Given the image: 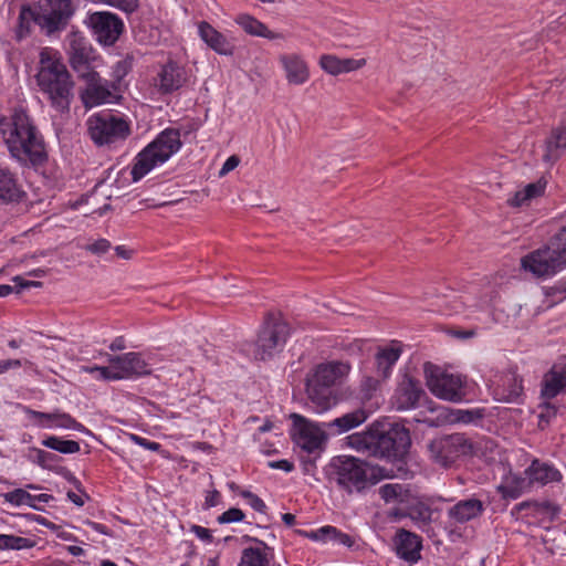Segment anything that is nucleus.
<instances>
[{
    "mask_svg": "<svg viewBox=\"0 0 566 566\" xmlns=\"http://www.w3.org/2000/svg\"><path fill=\"white\" fill-rule=\"evenodd\" d=\"M33 546L34 542L30 538L12 534H0V551H21L32 548Z\"/></svg>",
    "mask_w": 566,
    "mask_h": 566,
    "instance_id": "obj_41",
    "label": "nucleus"
},
{
    "mask_svg": "<svg viewBox=\"0 0 566 566\" xmlns=\"http://www.w3.org/2000/svg\"><path fill=\"white\" fill-rule=\"evenodd\" d=\"M290 325L279 314L269 313L254 344V358L266 360L283 350L290 336Z\"/></svg>",
    "mask_w": 566,
    "mask_h": 566,
    "instance_id": "obj_7",
    "label": "nucleus"
},
{
    "mask_svg": "<svg viewBox=\"0 0 566 566\" xmlns=\"http://www.w3.org/2000/svg\"><path fill=\"white\" fill-rule=\"evenodd\" d=\"M559 260L566 265V226H564L549 241Z\"/></svg>",
    "mask_w": 566,
    "mask_h": 566,
    "instance_id": "obj_44",
    "label": "nucleus"
},
{
    "mask_svg": "<svg viewBox=\"0 0 566 566\" xmlns=\"http://www.w3.org/2000/svg\"><path fill=\"white\" fill-rule=\"evenodd\" d=\"M541 412L538 415L539 419V426H542L543 422L546 424L549 422V420L557 415L558 408L551 403L549 400H545L541 406Z\"/></svg>",
    "mask_w": 566,
    "mask_h": 566,
    "instance_id": "obj_51",
    "label": "nucleus"
},
{
    "mask_svg": "<svg viewBox=\"0 0 566 566\" xmlns=\"http://www.w3.org/2000/svg\"><path fill=\"white\" fill-rule=\"evenodd\" d=\"M21 365L22 364L19 359L2 360V361H0V374H3L11 368H19V367H21Z\"/></svg>",
    "mask_w": 566,
    "mask_h": 566,
    "instance_id": "obj_61",
    "label": "nucleus"
},
{
    "mask_svg": "<svg viewBox=\"0 0 566 566\" xmlns=\"http://www.w3.org/2000/svg\"><path fill=\"white\" fill-rule=\"evenodd\" d=\"M41 13L38 7L23 4L20 9L18 17V25L15 29V38L18 41H21L30 35L32 25L36 24L44 31V27L42 21H40Z\"/></svg>",
    "mask_w": 566,
    "mask_h": 566,
    "instance_id": "obj_30",
    "label": "nucleus"
},
{
    "mask_svg": "<svg viewBox=\"0 0 566 566\" xmlns=\"http://www.w3.org/2000/svg\"><path fill=\"white\" fill-rule=\"evenodd\" d=\"M240 495L247 500L248 504L256 512L259 513H265L266 511V504L264 503V501L258 496L256 494L248 491V490H243L240 492Z\"/></svg>",
    "mask_w": 566,
    "mask_h": 566,
    "instance_id": "obj_49",
    "label": "nucleus"
},
{
    "mask_svg": "<svg viewBox=\"0 0 566 566\" xmlns=\"http://www.w3.org/2000/svg\"><path fill=\"white\" fill-rule=\"evenodd\" d=\"M240 160L237 156H230L226 161L224 164L222 165L220 171H219V175L220 176H224L227 175L228 172H230L231 170H233L234 168L238 167Z\"/></svg>",
    "mask_w": 566,
    "mask_h": 566,
    "instance_id": "obj_59",
    "label": "nucleus"
},
{
    "mask_svg": "<svg viewBox=\"0 0 566 566\" xmlns=\"http://www.w3.org/2000/svg\"><path fill=\"white\" fill-rule=\"evenodd\" d=\"M306 392L315 412L322 413L328 410L334 403L331 388L324 386H313L306 382Z\"/></svg>",
    "mask_w": 566,
    "mask_h": 566,
    "instance_id": "obj_35",
    "label": "nucleus"
},
{
    "mask_svg": "<svg viewBox=\"0 0 566 566\" xmlns=\"http://www.w3.org/2000/svg\"><path fill=\"white\" fill-rule=\"evenodd\" d=\"M66 495L67 499L77 506H83L85 499H88V495L85 492H83V495H78L73 491H69Z\"/></svg>",
    "mask_w": 566,
    "mask_h": 566,
    "instance_id": "obj_60",
    "label": "nucleus"
},
{
    "mask_svg": "<svg viewBox=\"0 0 566 566\" xmlns=\"http://www.w3.org/2000/svg\"><path fill=\"white\" fill-rule=\"evenodd\" d=\"M86 85L81 92V99L85 107L91 108L106 103H112L116 95L114 85L103 80L97 72L83 77Z\"/></svg>",
    "mask_w": 566,
    "mask_h": 566,
    "instance_id": "obj_17",
    "label": "nucleus"
},
{
    "mask_svg": "<svg viewBox=\"0 0 566 566\" xmlns=\"http://www.w3.org/2000/svg\"><path fill=\"white\" fill-rule=\"evenodd\" d=\"M306 536L314 541L332 542L346 547H352L354 544V539L348 534L342 533L336 527L329 525L312 531Z\"/></svg>",
    "mask_w": 566,
    "mask_h": 566,
    "instance_id": "obj_36",
    "label": "nucleus"
},
{
    "mask_svg": "<svg viewBox=\"0 0 566 566\" xmlns=\"http://www.w3.org/2000/svg\"><path fill=\"white\" fill-rule=\"evenodd\" d=\"M390 403L397 411L417 409L421 406H426L431 412L437 411V407L432 400L428 399L420 380L407 373L400 377Z\"/></svg>",
    "mask_w": 566,
    "mask_h": 566,
    "instance_id": "obj_9",
    "label": "nucleus"
},
{
    "mask_svg": "<svg viewBox=\"0 0 566 566\" xmlns=\"http://www.w3.org/2000/svg\"><path fill=\"white\" fill-rule=\"evenodd\" d=\"M566 150V127L554 128L545 142L543 160L555 163Z\"/></svg>",
    "mask_w": 566,
    "mask_h": 566,
    "instance_id": "obj_33",
    "label": "nucleus"
},
{
    "mask_svg": "<svg viewBox=\"0 0 566 566\" xmlns=\"http://www.w3.org/2000/svg\"><path fill=\"white\" fill-rule=\"evenodd\" d=\"M82 370L88 374H97L96 378L102 380H118V376H116L115 367L112 365L109 367L103 366H85L82 367Z\"/></svg>",
    "mask_w": 566,
    "mask_h": 566,
    "instance_id": "obj_47",
    "label": "nucleus"
},
{
    "mask_svg": "<svg viewBox=\"0 0 566 566\" xmlns=\"http://www.w3.org/2000/svg\"><path fill=\"white\" fill-rule=\"evenodd\" d=\"M31 460L43 469H52L59 459L56 454L38 448L31 449Z\"/></svg>",
    "mask_w": 566,
    "mask_h": 566,
    "instance_id": "obj_45",
    "label": "nucleus"
},
{
    "mask_svg": "<svg viewBox=\"0 0 566 566\" xmlns=\"http://www.w3.org/2000/svg\"><path fill=\"white\" fill-rule=\"evenodd\" d=\"M128 439L134 442L135 444L137 446H140L143 448H147V443L149 442L148 439L144 438V437H140V436H137L135 433H129L128 434Z\"/></svg>",
    "mask_w": 566,
    "mask_h": 566,
    "instance_id": "obj_64",
    "label": "nucleus"
},
{
    "mask_svg": "<svg viewBox=\"0 0 566 566\" xmlns=\"http://www.w3.org/2000/svg\"><path fill=\"white\" fill-rule=\"evenodd\" d=\"M403 486L388 483L379 488V495L385 502L402 501Z\"/></svg>",
    "mask_w": 566,
    "mask_h": 566,
    "instance_id": "obj_46",
    "label": "nucleus"
},
{
    "mask_svg": "<svg viewBox=\"0 0 566 566\" xmlns=\"http://www.w3.org/2000/svg\"><path fill=\"white\" fill-rule=\"evenodd\" d=\"M94 51L90 45L81 41H74L70 52V64L80 78H83L96 71L92 66Z\"/></svg>",
    "mask_w": 566,
    "mask_h": 566,
    "instance_id": "obj_26",
    "label": "nucleus"
},
{
    "mask_svg": "<svg viewBox=\"0 0 566 566\" xmlns=\"http://www.w3.org/2000/svg\"><path fill=\"white\" fill-rule=\"evenodd\" d=\"M366 65L365 59H339L333 54H323L319 57V66L331 75H339L353 72Z\"/></svg>",
    "mask_w": 566,
    "mask_h": 566,
    "instance_id": "obj_27",
    "label": "nucleus"
},
{
    "mask_svg": "<svg viewBox=\"0 0 566 566\" xmlns=\"http://www.w3.org/2000/svg\"><path fill=\"white\" fill-rule=\"evenodd\" d=\"M221 493L218 490L208 491L205 496L203 509L209 510L221 503Z\"/></svg>",
    "mask_w": 566,
    "mask_h": 566,
    "instance_id": "obj_53",
    "label": "nucleus"
},
{
    "mask_svg": "<svg viewBox=\"0 0 566 566\" xmlns=\"http://www.w3.org/2000/svg\"><path fill=\"white\" fill-rule=\"evenodd\" d=\"M182 143L180 132L176 128H166L149 143L134 159L130 170L132 180L139 181L155 167L166 163L174 154L179 151Z\"/></svg>",
    "mask_w": 566,
    "mask_h": 566,
    "instance_id": "obj_5",
    "label": "nucleus"
},
{
    "mask_svg": "<svg viewBox=\"0 0 566 566\" xmlns=\"http://www.w3.org/2000/svg\"><path fill=\"white\" fill-rule=\"evenodd\" d=\"M35 80L52 108L59 113L70 111L74 82L57 51L50 48L41 50Z\"/></svg>",
    "mask_w": 566,
    "mask_h": 566,
    "instance_id": "obj_2",
    "label": "nucleus"
},
{
    "mask_svg": "<svg viewBox=\"0 0 566 566\" xmlns=\"http://www.w3.org/2000/svg\"><path fill=\"white\" fill-rule=\"evenodd\" d=\"M132 64H133L132 57H126L122 61H118L114 67V73H115L116 77L117 78L124 77L132 69Z\"/></svg>",
    "mask_w": 566,
    "mask_h": 566,
    "instance_id": "obj_55",
    "label": "nucleus"
},
{
    "mask_svg": "<svg viewBox=\"0 0 566 566\" xmlns=\"http://www.w3.org/2000/svg\"><path fill=\"white\" fill-rule=\"evenodd\" d=\"M111 249V242L106 239H98L95 242L88 244L86 250L93 254H104Z\"/></svg>",
    "mask_w": 566,
    "mask_h": 566,
    "instance_id": "obj_52",
    "label": "nucleus"
},
{
    "mask_svg": "<svg viewBox=\"0 0 566 566\" xmlns=\"http://www.w3.org/2000/svg\"><path fill=\"white\" fill-rule=\"evenodd\" d=\"M551 507H552V504L548 502L538 503V502L525 501V502H521V503L516 504L512 510V514H518L526 510H531L534 513L547 512Z\"/></svg>",
    "mask_w": 566,
    "mask_h": 566,
    "instance_id": "obj_48",
    "label": "nucleus"
},
{
    "mask_svg": "<svg viewBox=\"0 0 566 566\" xmlns=\"http://www.w3.org/2000/svg\"><path fill=\"white\" fill-rule=\"evenodd\" d=\"M200 39L216 53L231 56L234 53L235 44L232 38L216 30L211 24L202 21L198 24Z\"/></svg>",
    "mask_w": 566,
    "mask_h": 566,
    "instance_id": "obj_20",
    "label": "nucleus"
},
{
    "mask_svg": "<svg viewBox=\"0 0 566 566\" xmlns=\"http://www.w3.org/2000/svg\"><path fill=\"white\" fill-rule=\"evenodd\" d=\"M190 532L193 533L202 542L210 544L213 541V536L209 528H206L200 525H191Z\"/></svg>",
    "mask_w": 566,
    "mask_h": 566,
    "instance_id": "obj_54",
    "label": "nucleus"
},
{
    "mask_svg": "<svg viewBox=\"0 0 566 566\" xmlns=\"http://www.w3.org/2000/svg\"><path fill=\"white\" fill-rule=\"evenodd\" d=\"M432 511L431 509L421 502H418L408 507V517L411 518L415 524L423 528L431 522Z\"/></svg>",
    "mask_w": 566,
    "mask_h": 566,
    "instance_id": "obj_40",
    "label": "nucleus"
},
{
    "mask_svg": "<svg viewBox=\"0 0 566 566\" xmlns=\"http://www.w3.org/2000/svg\"><path fill=\"white\" fill-rule=\"evenodd\" d=\"M526 472L531 482H538L542 484L559 481L562 478V474L557 469L539 461H533Z\"/></svg>",
    "mask_w": 566,
    "mask_h": 566,
    "instance_id": "obj_37",
    "label": "nucleus"
},
{
    "mask_svg": "<svg viewBox=\"0 0 566 566\" xmlns=\"http://www.w3.org/2000/svg\"><path fill=\"white\" fill-rule=\"evenodd\" d=\"M327 476L348 495L361 494L379 481L374 467L350 455L334 457L327 467Z\"/></svg>",
    "mask_w": 566,
    "mask_h": 566,
    "instance_id": "obj_4",
    "label": "nucleus"
},
{
    "mask_svg": "<svg viewBox=\"0 0 566 566\" xmlns=\"http://www.w3.org/2000/svg\"><path fill=\"white\" fill-rule=\"evenodd\" d=\"M423 371L427 387L437 398L451 402L465 399L467 378L462 375L443 371L431 363L424 364Z\"/></svg>",
    "mask_w": 566,
    "mask_h": 566,
    "instance_id": "obj_8",
    "label": "nucleus"
},
{
    "mask_svg": "<svg viewBox=\"0 0 566 566\" xmlns=\"http://www.w3.org/2000/svg\"><path fill=\"white\" fill-rule=\"evenodd\" d=\"M0 140L22 167L39 169L48 161L44 137L22 105L0 117Z\"/></svg>",
    "mask_w": 566,
    "mask_h": 566,
    "instance_id": "obj_1",
    "label": "nucleus"
},
{
    "mask_svg": "<svg viewBox=\"0 0 566 566\" xmlns=\"http://www.w3.org/2000/svg\"><path fill=\"white\" fill-rule=\"evenodd\" d=\"M294 442L307 453H319L323 451L328 432L323 423H314L304 417L293 413Z\"/></svg>",
    "mask_w": 566,
    "mask_h": 566,
    "instance_id": "obj_12",
    "label": "nucleus"
},
{
    "mask_svg": "<svg viewBox=\"0 0 566 566\" xmlns=\"http://www.w3.org/2000/svg\"><path fill=\"white\" fill-rule=\"evenodd\" d=\"M279 61L290 84L302 85L308 81V65L301 55L296 53L282 54Z\"/></svg>",
    "mask_w": 566,
    "mask_h": 566,
    "instance_id": "obj_25",
    "label": "nucleus"
},
{
    "mask_svg": "<svg viewBox=\"0 0 566 566\" xmlns=\"http://www.w3.org/2000/svg\"><path fill=\"white\" fill-rule=\"evenodd\" d=\"M396 554L399 558L409 564H416L421 558V537L405 528L397 532L395 536Z\"/></svg>",
    "mask_w": 566,
    "mask_h": 566,
    "instance_id": "obj_21",
    "label": "nucleus"
},
{
    "mask_svg": "<svg viewBox=\"0 0 566 566\" xmlns=\"http://www.w3.org/2000/svg\"><path fill=\"white\" fill-rule=\"evenodd\" d=\"M244 513L237 507H231L217 517L219 524H229L244 520Z\"/></svg>",
    "mask_w": 566,
    "mask_h": 566,
    "instance_id": "obj_50",
    "label": "nucleus"
},
{
    "mask_svg": "<svg viewBox=\"0 0 566 566\" xmlns=\"http://www.w3.org/2000/svg\"><path fill=\"white\" fill-rule=\"evenodd\" d=\"M483 503L478 499H468L458 502L449 511L448 515L455 523H467L482 514Z\"/></svg>",
    "mask_w": 566,
    "mask_h": 566,
    "instance_id": "obj_31",
    "label": "nucleus"
},
{
    "mask_svg": "<svg viewBox=\"0 0 566 566\" xmlns=\"http://www.w3.org/2000/svg\"><path fill=\"white\" fill-rule=\"evenodd\" d=\"M115 252L117 254V256L122 258V259H125V260H128L132 258V254H133V251L127 249L126 247L124 245H117L115 248Z\"/></svg>",
    "mask_w": 566,
    "mask_h": 566,
    "instance_id": "obj_63",
    "label": "nucleus"
},
{
    "mask_svg": "<svg viewBox=\"0 0 566 566\" xmlns=\"http://www.w3.org/2000/svg\"><path fill=\"white\" fill-rule=\"evenodd\" d=\"M346 439L348 447L357 452L394 461L401 460L411 444L409 430L399 424L382 430L379 424L373 423L366 431L353 433Z\"/></svg>",
    "mask_w": 566,
    "mask_h": 566,
    "instance_id": "obj_3",
    "label": "nucleus"
},
{
    "mask_svg": "<svg viewBox=\"0 0 566 566\" xmlns=\"http://www.w3.org/2000/svg\"><path fill=\"white\" fill-rule=\"evenodd\" d=\"M186 67L172 57L158 63L154 84L160 94H171L181 90L189 82Z\"/></svg>",
    "mask_w": 566,
    "mask_h": 566,
    "instance_id": "obj_16",
    "label": "nucleus"
},
{
    "mask_svg": "<svg viewBox=\"0 0 566 566\" xmlns=\"http://www.w3.org/2000/svg\"><path fill=\"white\" fill-rule=\"evenodd\" d=\"M235 21L250 35L261 36L269 40L285 39L284 34L269 30L264 23L249 14H241L235 19Z\"/></svg>",
    "mask_w": 566,
    "mask_h": 566,
    "instance_id": "obj_34",
    "label": "nucleus"
},
{
    "mask_svg": "<svg viewBox=\"0 0 566 566\" xmlns=\"http://www.w3.org/2000/svg\"><path fill=\"white\" fill-rule=\"evenodd\" d=\"M3 496L6 502L12 505H28L30 507L38 510V506L35 504H32V494H30L28 491L23 489H15L11 492L6 493Z\"/></svg>",
    "mask_w": 566,
    "mask_h": 566,
    "instance_id": "obj_43",
    "label": "nucleus"
},
{
    "mask_svg": "<svg viewBox=\"0 0 566 566\" xmlns=\"http://www.w3.org/2000/svg\"><path fill=\"white\" fill-rule=\"evenodd\" d=\"M489 391L494 400L509 403L523 401V378L514 369L495 371L488 381Z\"/></svg>",
    "mask_w": 566,
    "mask_h": 566,
    "instance_id": "obj_11",
    "label": "nucleus"
},
{
    "mask_svg": "<svg viewBox=\"0 0 566 566\" xmlns=\"http://www.w3.org/2000/svg\"><path fill=\"white\" fill-rule=\"evenodd\" d=\"M521 268L537 279H547L560 272L566 265L549 244L530 252L521 259Z\"/></svg>",
    "mask_w": 566,
    "mask_h": 566,
    "instance_id": "obj_13",
    "label": "nucleus"
},
{
    "mask_svg": "<svg viewBox=\"0 0 566 566\" xmlns=\"http://www.w3.org/2000/svg\"><path fill=\"white\" fill-rule=\"evenodd\" d=\"M401 355L399 342H392L389 346L380 348L376 354V374L379 379L385 380L391 374L394 365Z\"/></svg>",
    "mask_w": 566,
    "mask_h": 566,
    "instance_id": "obj_28",
    "label": "nucleus"
},
{
    "mask_svg": "<svg viewBox=\"0 0 566 566\" xmlns=\"http://www.w3.org/2000/svg\"><path fill=\"white\" fill-rule=\"evenodd\" d=\"M268 467L275 470H282L285 472H291L294 470L293 462L289 460H277V461H269Z\"/></svg>",
    "mask_w": 566,
    "mask_h": 566,
    "instance_id": "obj_58",
    "label": "nucleus"
},
{
    "mask_svg": "<svg viewBox=\"0 0 566 566\" xmlns=\"http://www.w3.org/2000/svg\"><path fill=\"white\" fill-rule=\"evenodd\" d=\"M499 491L501 492L504 499L515 500L521 495V491L518 488L509 484L500 485Z\"/></svg>",
    "mask_w": 566,
    "mask_h": 566,
    "instance_id": "obj_57",
    "label": "nucleus"
},
{
    "mask_svg": "<svg viewBox=\"0 0 566 566\" xmlns=\"http://www.w3.org/2000/svg\"><path fill=\"white\" fill-rule=\"evenodd\" d=\"M368 418V415L363 409H357L355 411L348 412L338 417L332 421L323 422V426L328 431L329 434L336 436L345 433L365 422Z\"/></svg>",
    "mask_w": 566,
    "mask_h": 566,
    "instance_id": "obj_29",
    "label": "nucleus"
},
{
    "mask_svg": "<svg viewBox=\"0 0 566 566\" xmlns=\"http://www.w3.org/2000/svg\"><path fill=\"white\" fill-rule=\"evenodd\" d=\"M12 281L15 283V292L19 293L21 290L30 289V287H40L42 286V283L39 281H28L23 277L17 275L12 279Z\"/></svg>",
    "mask_w": 566,
    "mask_h": 566,
    "instance_id": "obj_56",
    "label": "nucleus"
},
{
    "mask_svg": "<svg viewBox=\"0 0 566 566\" xmlns=\"http://www.w3.org/2000/svg\"><path fill=\"white\" fill-rule=\"evenodd\" d=\"M247 541L255 543V546L243 548L238 566H269L274 558L273 548L256 537L248 536Z\"/></svg>",
    "mask_w": 566,
    "mask_h": 566,
    "instance_id": "obj_23",
    "label": "nucleus"
},
{
    "mask_svg": "<svg viewBox=\"0 0 566 566\" xmlns=\"http://www.w3.org/2000/svg\"><path fill=\"white\" fill-rule=\"evenodd\" d=\"M546 181L539 179L535 182L526 185L523 189L516 191L514 196L509 199V203L513 207H521L526 205L534 198L542 196L545 191Z\"/></svg>",
    "mask_w": 566,
    "mask_h": 566,
    "instance_id": "obj_38",
    "label": "nucleus"
},
{
    "mask_svg": "<svg viewBox=\"0 0 566 566\" xmlns=\"http://www.w3.org/2000/svg\"><path fill=\"white\" fill-rule=\"evenodd\" d=\"M42 446L55 450L63 454H73L80 451V443L75 440H64L60 437L51 436L42 440Z\"/></svg>",
    "mask_w": 566,
    "mask_h": 566,
    "instance_id": "obj_39",
    "label": "nucleus"
},
{
    "mask_svg": "<svg viewBox=\"0 0 566 566\" xmlns=\"http://www.w3.org/2000/svg\"><path fill=\"white\" fill-rule=\"evenodd\" d=\"M472 444L462 433H453L432 440L428 444L430 459L442 468L451 467L460 457L471 452Z\"/></svg>",
    "mask_w": 566,
    "mask_h": 566,
    "instance_id": "obj_10",
    "label": "nucleus"
},
{
    "mask_svg": "<svg viewBox=\"0 0 566 566\" xmlns=\"http://www.w3.org/2000/svg\"><path fill=\"white\" fill-rule=\"evenodd\" d=\"M86 24L103 45H113L125 28L123 20L116 13L109 11L90 13L86 18Z\"/></svg>",
    "mask_w": 566,
    "mask_h": 566,
    "instance_id": "obj_15",
    "label": "nucleus"
},
{
    "mask_svg": "<svg viewBox=\"0 0 566 566\" xmlns=\"http://www.w3.org/2000/svg\"><path fill=\"white\" fill-rule=\"evenodd\" d=\"M27 418L36 427L53 429H72L75 431L84 432L86 428L76 421L71 415L63 412L59 409L52 412H42L33 410L29 407H23Z\"/></svg>",
    "mask_w": 566,
    "mask_h": 566,
    "instance_id": "obj_18",
    "label": "nucleus"
},
{
    "mask_svg": "<svg viewBox=\"0 0 566 566\" xmlns=\"http://www.w3.org/2000/svg\"><path fill=\"white\" fill-rule=\"evenodd\" d=\"M24 197L25 192L15 176L8 169L0 168V201L4 203L19 202Z\"/></svg>",
    "mask_w": 566,
    "mask_h": 566,
    "instance_id": "obj_32",
    "label": "nucleus"
},
{
    "mask_svg": "<svg viewBox=\"0 0 566 566\" xmlns=\"http://www.w3.org/2000/svg\"><path fill=\"white\" fill-rule=\"evenodd\" d=\"M348 371L349 365L343 361L321 364L316 367L314 374L307 378V382L313 384V386L319 385L332 389L336 381L347 375Z\"/></svg>",
    "mask_w": 566,
    "mask_h": 566,
    "instance_id": "obj_22",
    "label": "nucleus"
},
{
    "mask_svg": "<svg viewBox=\"0 0 566 566\" xmlns=\"http://www.w3.org/2000/svg\"><path fill=\"white\" fill-rule=\"evenodd\" d=\"M484 417V409H453L450 410L449 420L452 422L472 423Z\"/></svg>",
    "mask_w": 566,
    "mask_h": 566,
    "instance_id": "obj_42",
    "label": "nucleus"
},
{
    "mask_svg": "<svg viewBox=\"0 0 566 566\" xmlns=\"http://www.w3.org/2000/svg\"><path fill=\"white\" fill-rule=\"evenodd\" d=\"M106 357L109 365L115 367L118 380L150 374L147 363L139 353L129 352L116 356L106 354Z\"/></svg>",
    "mask_w": 566,
    "mask_h": 566,
    "instance_id": "obj_19",
    "label": "nucleus"
},
{
    "mask_svg": "<svg viewBox=\"0 0 566 566\" xmlns=\"http://www.w3.org/2000/svg\"><path fill=\"white\" fill-rule=\"evenodd\" d=\"M35 6L46 34L63 30L75 11L72 0H40Z\"/></svg>",
    "mask_w": 566,
    "mask_h": 566,
    "instance_id": "obj_14",
    "label": "nucleus"
},
{
    "mask_svg": "<svg viewBox=\"0 0 566 566\" xmlns=\"http://www.w3.org/2000/svg\"><path fill=\"white\" fill-rule=\"evenodd\" d=\"M86 128L91 140L98 147H117L130 135L129 123L123 116L106 111L91 115Z\"/></svg>",
    "mask_w": 566,
    "mask_h": 566,
    "instance_id": "obj_6",
    "label": "nucleus"
},
{
    "mask_svg": "<svg viewBox=\"0 0 566 566\" xmlns=\"http://www.w3.org/2000/svg\"><path fill=\"white\" fill-rule=\"evenodd\" d=\"M565 391L566 364H556L543 377L541 397L551 400Z\"/></svg>",
    "mask_w": 566,
    "mask_h": 566,
    "instance_id": "obj_24",
    "label": "nucleus"
},
{
    "mask_svg": "<svg viewBox=\"0 0 566 566\" xmlns=\"http://www.w3.org/2000/svg\"><path fill=\"white\" fill-rule=\"evenodd\" d=\"M126 348V343L123 336L116 337L109 345V349L113 352L123 350Z\"/></svg>",
    "mask_w": 566,
    "mask_h": 566,
    "instance_id": "obj_62",
    "label": "nucleus"
}]
</instances>
